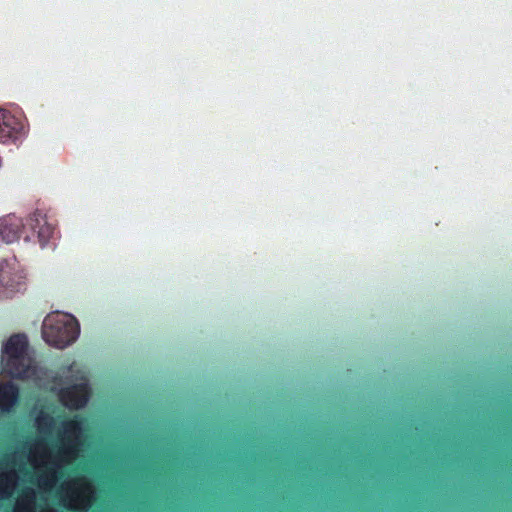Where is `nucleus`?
<instances>
[{
  "label": "nucleus",
  "instance_id": "obj_1",
  "mask_svg": "<svg viewBox=\"0 0 512 512\" xmlns=\"http://www.w3.org/2000/svg\"><path fill=\"white\" fill-rule=\"evenodd\" d=\"M82 438V425L73 419L62 424L54 447H49L44 437L28 442L11 463H0V498L9 497L15 489H21L14 512H56L53 509L36 510V486L46 495L45 499L55 497L70 510H87L94 500V488L87 478H70L59 487L55 485L58 470L78 455Z\"/></svg>",
  "mask_w": 512,
  "mask_h": 512
},
{
  "label": "nucleus",
  "instance_id": "obj_2",
  "mask_svg": "<svg viewBox=\"0 0 512 512\" xmlns=\"http://www.w3.org/2000/svg\"><path fill=\"white\" fill-rule=\"evenodd\" d=\"M0 367L12 378L29 379L37 374L34 352L25 334H13L2 341Z\"/></svg>",
  "mask_w": 512,
  "mask_h": 512
},
{
  "label": "nucleus",
  "instance_id": "obj_3",
  "mask_svg": "<svg viewBox=\"0 0 512 512\" xmlns=\"http://www.w3.org/2000/svg\"><path fill=\"white\" fill-rule=\"evenodd\" d=\"M41 334L49 346L64 349L78 339L80 324L72 314L51 312L43 320Z\"/></svg>",
  "mask_w": 512,
  "mask_h": 512
},
{
  "label": "nucleus",
  "instance_id": "obj_4",
  "mask_svg": "<svg viewBox=\"0 0 512 512\" xmlns=\"http://www.w3.org/2000/svg\"><path fill=\"white\" fill-rule=\"evenodd\" d=\"M62 377L67 380L68 387L59 392L61 402L71 409L83 407L89 398L85 372L74 364L67 369H63Z\"/></svg>",
  "mask_w": 512,
  "mask_h": 512
},
{
  "label": "nucleus",
  "instance_id": "obj_5",
  "mask_svg": "<svg viewBox=\"0 0 512 512\" xmlns=\"http://www.w3.org/2000/svg\"><path fill=\"white\" fill-rule=\"evenodd\" d=\"M28 286V273L18 261H5L0 265V298L24 293Z\"/></svg>",
  "mask_w": 512,
  "mask_h": 512
},
{
  "label": "nucleus",
  "instance_id": "obj_6",
  "mask_svg": "<svg viewBox=\"0 0 512 512\" xmlns=\"http://www.w3.org/2000/svg\"><path fill=\"white\" fill-rule=\"evenodd\" d=\"M23 126L20 120L5 109H0V143L9 144L19 139Z\"/></svg>",
  "mask_w": 512,
  "mask_h": 512
},
{
  "label": "nucleus",
  "instance_id": "obj_7",
  "mask_svg": "<svg viewBox=\"0 0 512 512\" xmlns=\"http://www.w3.org/2000/svg\"><path fill=\"white\" fill-rule=\"evenodd\" d=\"M22 221L15 215H6L0 218V237L5 242L16 241L22 230Z\"/></svg>",
  "mask_w": 512,
  "mask_h": 512
},
{
  "label": "nucleus",
  "instance_id": "obj_8",
  "mask_svg": "<svg viewBox=\"0 0 512 512\" xmlns=\"http://www.w3.org/2000/svg\"><path fill=\"white\" fill-rule=\"evenodd\" d=\"M18 400V388L12 383L0 385V410L9 411Z\"/></svg>",
  "mask_w": 512,
  "mask_h": 512
},
{
  "label": "nucleus",
  "instance_id": "obj_9",
  "mask_svg": "<svg viewBox=\"0 0 512 512\" xmlns=\"http://www.w3.org/2000/svg\"><path fill=\"white\" fill-rule=\"evenodd\" d=\"M35 421L39 432L43 435L50 434L55 424V419L49 411H40Z\"/></svg>",
  "mask_w": 512,
  "mask_h": 512
},
{
  "label": "nucleus",
  "instance_id": "obj_10",
  "mask_svg": "<svg viewBox=\"0 0 512 512\" xmlns=\"http://www.w3.org/2000/svg\"><path fill=\"white\" fill-rule=\"evenodd\" d=\"M36 221L39 224V230L37 231L38 236L43 243H46L52 236L53 228L46 222L45 218L42 216L40 217V219L37 218Z\"/></svg>",
  "mask_w": 512,
  "mask_h": 512
},
{
  "label": "nucleus",
  "instance_id": "obj_11",
  "mask_svg": "<svg viewBox=\"0 0 512 512\" xmlns=\"http://www.w3.org/2000/svg\"><path fill=\"white\" fill-rule=\"evenodd\" d=\"M2 164H3V159H2V157L0 156V168L2 167Z\"/></svg>",
  "mask_w": 512,
  "mask_h": 512
}]
</instances>
